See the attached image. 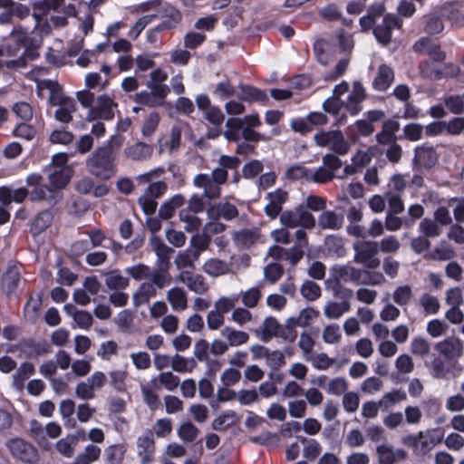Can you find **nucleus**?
Here are the masks:
<instances>
[{"label":"nucleus","mask_w":464,"mask_h":464,"mask_svg":"<svg viewBox=\"0 0 464 464\" xmlns=\"http://www.w3.org/2000/svg\"><path fill=\"white\" fill-rule=\"evenodd\" d=\"M76 99L82 108L88 110L87 121L113 120L118 104L108 94L95 97L94 93L91 91L82 90L76 92Z\"/></svg>","instance_id":"f257e3e1"},{"label":"nucleus","mask_w":464,"mask_h":464,"mask_svg":"<svg viewBox=\"0 0 464 464\" xmlns=\"http://www.w3.org/2000/svg\"><path fill=\"white\" fill-rule=\"evenodd\" d=\"M150 246L157 256L156 266L153 273L150 272V283L158 288H163L171 281L169 270L171 266L170 258L173 249L168 246L163 240L156 236L150 237Z\"/></svg>","instance_id":"f03ea898"},{"label":"nucleus","mask_w":464,"mask_h":464,"mask_svg":"<svg viewBox=\"0 0 464 464\" xmlns=\"http://www.w3.org/2000/svg\"><path fill=\"white\" fill-rule=\"evenodd\" d=\"M88 170L101 179H108L116 172L115 155L111 148H98L86 160Z\"/></svg>","instance_id":"7ed1b4c3"},{"label":"nucleus","mask_w":464,"mask_h":464,"mask_svg":"<svg viewBox=\"0 0 464 464\" xmlns=\"http://www.w3.org/2000/svg\"><path fill=\"white\" fill-rule=\"evenodd\" d=\"M10 37L17 47L24 49L19 61L24 59L33 61L39 55L37 50L43 44L42 40L40 36L34 34L29 28L21 24L15 25L10 32Z\"/></svg>","instance_id":"20e7f679"},{"label":"nucleus","mask_w":464,"mask_h":464,"mask_svg":"<svg viewBox=\"0 0 464 464\" xmlns=\"http://www.w3.org/2000/svg\"><path fill=\"white\" fill-rule=\"evenodd\" d=\"M316 146L327 148L336 155H346L351 150V142L340 130H321L314 135Z\"/></svg>","instance_id":"39448f33"},{"label":"nucleus","mask_w":464,"mask_h":464,"mask_svg":"<svg viewBox=\"0 0 464 464\" xmlns=\"http://www.w3.org/2000/svg\"><path fill=\"white\" fill-rule=\"evenodd\" d=\"M355 263L369 269L379 267L381 260L378 257L377 243L373 241H358L353 244Z\"/></svg>","instance_id":"423d86ee"},{"label":"nucleus","mask_w":464,"mask_h":464,"mask_svg":"<svg viewBox=\"0 0 464 464\" xmlns=\"http://www.w3.org/2000/svg\"><path fill=\"white\" fill-rule=\"evenodd\" d=\"M204 209V201L198 196L193 195L188 204V208L179 211V220L184 223V228L188 232L197 231L201 226V219L196 216Z\"/></svg>","instance_id":"0eeeda50"},{"label":"nucleus","mask_w":464,"mask_h":464,"mask_svg":"<svg viewBox=\"0 0 464 464\" xmlns=\"http://www.w3.org/2000/svg\"><path fill=\"white\" fill-rule=\"evenodd\" d=\"M149 91H141L135 94V102L149 107L159 106L163 103L169 92V86H156L147 84Z\"/></svg>","instance_id":"6e6552de"},{"label":"nucleus","mask_w":464,"mask_h":464,"mask_svg":"<svg viewBox=\"0 0 464 464\" xmlns=\"http://www.w3.org/2000/svg\"><path fill=\"white\" fill-rule=\"evenodd\" d=\"M286 330L287 333H285V330L282 328L275 317H266L262 323L261 339L264 342H267L273 337L278 336L290 342L294 341L296 337V331H292L291 329L287 328Z\"/></svg>","instance_id":"1a4fd4ad"},{"label":"nucleus","mask_w":464,"mask_h":464,"mask_svg":"<svg viewBox=\"0 0 464 464\" xmlns=\"http://www.w3.org/2000/svg\"><path fill=\"white\" fill-rule=\"evenodd\" d=\"M7 448L14 458L24 462H33L38 458L36 449L20 438L8 440Z\"/></svg>","instance_id":"9d476101"},{"label":"nucleus","mask_w":464,"mask_h":464,"mask_svg":"<svg viewBox=\"0 0 464 464\" xmlns=\"http://www.w3.org/2000/svg\"><path fill=\"white\" fill-rule=\"evenodd\" d=\"M288 197V192L282 188L268 192L266 196L267 203L264 207L265 214L270 219L276 218L282 212L283 206L287 201Z\"/></svg>","instance_id":"9b49d317"},{"label":"nucleus","mask_w":464,"mask_h":464,"mask_svg":"<svg viewBox=\"0 0 464 464\" xmlns=\"http://www.w3.org/2000/svg\"><path fill=\"white\" fill-rule=\"evenodd\" d=\"M438 154L432 146L420 145L414 149L413 169H430L436 165Z\"/></svg>","instance_id":"f8f14e48"},{"label":"nucleus","mask_w":464,"mask_h":464,"mask_svg":"<svg viewBox=\"0 0 464 464\" xmlns=\"http://www.w3.org/2000/svg\"><path fill=\"white\" fill-rule=\"evenodd\" d=\"M435 349L446 359H458L463 355L464 344L459 337L450 336L438 342Z\"/></svg>","instance_id":"ddd939ff"},{"label":"nucleus","mask_w":464,"mask_h":464,"mask_svg":"<svg viewBox=\"0 0 464 464\" xmlns=\"http://www.w3.org/2000/svg\"><path fill=\"white\" fill-rule=\"evenodd\" d=\"M402 21L394 14H386L382 23L373 29V34L376 40L382 44H387L392 39V31L394 28H401Z\"/></svg>","instance_id":"4468645a"},{"label":"nucleus","mask_w":464,"mask_h":464,"mask_svg":"<svg viewBox=\"0 0 464 464\" xmlns=\"http://www.w3.org/2000/svg\"><path fill=\"white\" fill-rule=\"evenodd\" d=\"M366 98V92L362 84L355 81L353 83V88L349 92L345 101L344 108L352 115H357L362 109V103Z\"/></svg>","instance_id":"2eb2a0df"},{"label":"nucleus","mask_w":464,"mask_h":464,"mask_svg":"<svg viewBox=\"0 0 464 464\" xmlns=\"http://www.w3.org/2000/svg\"><path fill=\"white\" fill-rule=\"evenodd\" d=\"M363 271L362 269L350 266H334L330 269V276L334 281L339 283L352 282L354 284H362V276Z\"/></svg>","instance_id":"dca6fc26"},{"label":"nucleus","mask_w":464,"mask_h":464,"mask_svg":"<svg viewBox=\"0 0 464 464\" xmlns=\"http://www.w3.org/2000/svg\"><path fill=\"white\" fill-rule=\"evenodd\" d=\"M319 311L312 306L303 308L296 316L286 320L285 328L295 331V327H307L319 317Z\"/></svg>","instance_id":"f3484780"},{"label":"nucleus","mask_w":464,"mask_h":464,"mask_svg":"<svg viewBox=\"0 0 464 464\" xmlns=\"http://www.w3.org/2000/svg\"><path fill=\"white\" fill-rule=\"evenodd\" d=\"M413 50L416 53L429 55L435 62H442L445 59V53L440 50L432 39L421 37L413 44Z\"/></svg>","instance_id":"a211bd4d"},{"label":"nucleus","mask_w":464,"mask_h":464,"mask_svg":"<svg viewBox=\"0 0 464 464\" xmlns=\"http://www.w3.org/2000/svg\"><path fill=\"white\" fill-rule=\"evenodd\" d=\"M444 430L440 428L428 429L419 432L420 439V450L422 456L428 454L436 445L441 443L444 439Z\"/></svg>","instance_id":"6ab92c4d"},{"label":"nucleus","mask_w":464,"mask_h":464,"mask_svg":"<svg viewBox=\"0 0 464 464\" xmlns=\"http://www.w3.org/2000/svg\"><path fill=\"white\" fill-rule=\"evenodd\" d=\"M176 281H179L187 285L188 289L196 294L202 295L208 290V285L203 276L184 271L176 276Z\"/></svg>","instance_id":"aec40b11"},{"label":"nucleus","mask_w":464,"mask_h":464,"mask_svg":"<svg viewBox=\"0 0 464 464\" xmlns=\"http://www.w3.org/2000/svg\"><path fill=\"white\" fill-rule=\"evenodd\" d=\"M343 224V215L334 210H324L317 218V225L323 230H339Z\"/></svg>","instance_id":"412c9836"},{"label":"nucleus","mask_w":464,"mask_h":464,"mask_svg":"<svg viewBox=\"0 0 464 464\" xmlns=\"http://www.w3.org/2000/svg\"><path fill=\"white\" fill-rule=\"evenodd\" d=\"M193 184L203 189V196L208 199L218 198L221 195L220 185L208 178V174H198L193 179Z\"/></svg>","instance_id":"4be33fe9"},{"label":"nucleus","mask_w":464,"mask_h":464,"mask_svg":"<svg viewBox=\"0 0 464 464\" xmlns=\"http://www.w3.org/2000/svg\"><path fill=\"white\" fill-rule=\"evenodd\" d=\"M207 216L208 218L232 220L238 217V210L235 205L229 202H220L208 206L207 208Z\"/></svg>","instance_id":"5701e85b"},{"label":"nucleus","mask_w":464,"mask_h":464,"mask_svg":"<svg viewBox=\"0 0 464 464\" xmlns=\"http://www.w3.org/2000/svg\"><path fill=\"white\" fill-rule=\"evenodd\" d=\"M137 450L138 455L140 457V464H150L152 461L155 444L151 432L138 438Z\"/></svg>","instance_id":"b1692460"},{"label":"nucleus","mask_w":464,"mask_h":464,"mask_svg":"<svg viewBox=\"0 0 464 464\" xmlns=\"http://www.w3.org/2000/svg\"><path fill=\"white\" fill-rule=\"evenodd\" d=\"M376 452L380 464H394L396 460H403L407 456L405 450L401 449L394 450L388 444L378 445Z\"/></svg>","instance_id":"393cba45"},{"label":"nucleus","mask_w":464,"mask_h":464,"mask_svg":"<svg viewBox=\"0 0 464 464\" xmlns=\"http://www.w3.org/2000/svg\"><path fill=\"white\" fill-rule=\"evenodd\" d=\"M20 270L19 267L14 264L9 263L6 271L2 276V286L7 295L15 293L20 282Z\"/></svg>","instance_id":"a878e982"},{"label":"nucleus","mask_w":464,"mask_h":464,"mask_svg":"<svg viewBox=\"0 0 464 464\" xmlns=\"http://www.w3.org/2000/svg\"><path fill=\"white\" fill-rule=\"evenodd\" d=\"M373 152L371 148L358 150L351 158V165L344 167L343 171L347 175H353L357 169L367 166L372 160Z\"/></svg>","instance_id":"bb28decb"},{"label":"nucleus","mask_w":464,"mask_h":464,"mask_svg":"<svg viewBox=\"0 0 464 464\" xmlns=\"http://www.w3.org/2000/svg\"><path fill=\"white\" fill-rule=\"evenodd\" d=\"M152 151L153 147L151 145L139 141L132 145H128L123 152L127 159L139 161L149 159Z\"/></svg>","instance_id":"cd10ccee"},{"label":"nucleus","mask_w":464,"mask_h":464,"mask_svg":"<svg viewBox=\"0 0 464 464\" xmlns=\"http://www.w3.org/2000/svg\"><path fill=\"white\" fill-rule=\"evenodd\" d=\"M220 335L226 340L228 346L231 347L243 345L249 340V334L246 332L235 329L231 326L222 328Z\"/></svg>","instance_id":"c85d7f7f"},{"label":"nucleus","mask_w":464,"mask_h":464,"mask_svg":"<svg viewBox=\"0 0 464 464\" xmlns=\"http://www.w3.org/2000/svg\"><path fill=\"white\" fill-rule=\"evenodd\" d=\"M234 243L237 247L249 248L260 240L257 229H242L233 235Z\"/></svg>","instance_id":"c756f323"},{"label":"nucleus","mask_w":464,"mask_h":464,"mask_svg":"<svg viewBox=\"0 0 464 464\" xmlns=\"http://www.w3.org/2000/svg\"><path fill=\"white\" fill-rule=\"evenodd\" d=\"M45 88L49 90V102L52 106H64L65 103L73 102L74 100L68 97L63 92L61 86L54 82L48 81L45 83Z\"/></svg>","instance_id":"7c9ffc66"},{"label":"nucleus","mask_w":464,"mask_h":464,"mask_svg":"<svg viewBox=\"0 0 464 464\" xmlns=\"http://www.w3.org/2000/svg\"><path fill=\"white\" fill-rule=\"evenodd\" d=\"M350 310L351 304L348 300L341 302L329 301L324 306V314L329 320H337Z\"/></svg>","instance_id":"2f4dec72"},{"label":"nucleus","mask_w":464,"mask_h":464,"mask_svg":"<svg viewBox=\"0 0 464 464\" xmlns=\"http://www.w3.org/2000/svg\"><path fill=\"white\" fill-rule=\"evenodd\" d=\"M72 169L70 168H51L48 175L49 181L54 190L63 188L70 181Z\"/></svg>","instance_id":"473e14b6"},{"label":"nucleus","mask_w":464,"mask_h":464,"mask_svg":"<svg viewBox=\"0 0 464 464\" xmlns=\"http://www.w3.org/2000/svg\"><path fill=\"white\" fill-rule=\"evenodd\" d=\"M156 295V287L150 281L142 283L133 295V304L139 307L149 303L150 299Z\"/></svg>","instance_id":"72a5a7b5"},{"label":"nucleus","mask_w":464,"mask_h":464,"mask_svg":"<svg viewBox=\"0 0 464 464\" xmlns=\"http://www.w3.org/2000/svg\"><path fill=\"white\" fill-rule=\"evenodd\" d=\"M394 79L392 68L386 64H382L378 69V73L372 85L375 90L385 91L389 88Z\"/></svg>","instance_id":"f704fd0d"},{"label":"nucleus","mask_w":464,"mask_h":464,"mask_svg":"<svg viewBox=\"0 0 464 464\" xmlns=\"http://www.w3.org/2000/svg\"><path fill=\"white\" fill-rule=\"evenodd\" d=\"M79 438L77 435L69 434L64 438L60 439L55 448L57 451L65 458H72L74 454V448L78 444Z\"/></svg>","instance_id":"c9c22d12"},{"label":"nucleus","mask_w":464,"mask_h":464,"mask_svg":"<svg viewBox=\"0 0 464 464\" xmlns=\"http://www.w3.org/2000/svg\"><path fill=\"white\" fill-rule=\"evenodd\" d=\"M105 285L111 290H122L129 285V278L121 275L119 270H111L104 275Z\"/></svg>","instance_id":"e433bc0d"},{"label":"nucleus","mask_w":464,"mask_h":464,"mask_svg":"<svg viewBox=\"0 0 464 464\" xmlns=\"http://www.w3.org/2000/svg\"><path fill=\"white\" fill-rule=\"evenodd\" d=\"M407 399V394L404 391L400 389H393L385 393L379 401L381 408L384 411L389 410L395 404L404 401Z\"/></svg>","instance_id":"4c0bfd02"},{"label":"nucleus","mask_w":464,"mask_h":464,"mask_svg":"<svg viewBox=\"0 0 464 464\" xmlns=\"http://www.w3.org/2000/svg\"><path fill=\"white\" fill-rule=\"evenodd\" d=\"M238 97L245 102H266L268 100L265 92L260 89L249 86L241 85L240 93Z\"/></svg>","instance_id":"58836bf2"},{"label":"nucleus","mask_w":464,"mask_h":464,"mask_svg":"<svg viewBox=\"0 0 464 464\" xmlns=\"http://www.w3.org/2000/svg\"><path fill=\"white\" fill-rule=\"evenodd\" d=\"M318 371H326L335 363L334 358H330L325 353H313L305 359Z\"/></svg>","instance_id":"ea45409f"},{"label":"nucleus","mask_w":464,"mask_h":464,"mask_svg":"<svg viewBox=\"0 0 464 464\" xmlns=\"http://www.w3.org/2000/svg\"><path fill=\"white\" fill-rule=\"evenodd\" d=\"M203 271L212 277H217L226 275L228 272V266L220 259L210 258L203 265Z\"/></svg>","instance_id":"a19ab883"},{"label":"nucleus","mask_w":464,"mask_h":464,"mask_svg":"<svg viewBox=\"0 0 464 464\" xmlns=\"http://www.w3.org/2000/svg\"><path fill=\"white\" fill-rule=\"evenodd\" d=\"M34 373V366L32 362H23L13 375L14 386L20 390L24 387V381Z\"/></svg>","instance_id":"79ce46f5"},{"label":"nucleus","mask_w":464,"mask_h":464,"mask_svg":"<svg viewBox=\"0 0 464 464\" xmlns=\"http://www.w3.org/2000/svg\"><path fill=\"white\" fill-rule=\"evenodd\" d=\"M211 239L208 237V234L202 231L201 234H195L191 237L189 241V250L194 253V257H199L202 251L206 250Z\"/></svg>","instance_id":"37998d69"},{"label":"nucleus","mask_w":464,"mask_h":464,"mask_svg":"<svg viewBox=\"0 0 464 464\" xmlns=\"http://www.w3.org/2000/svg\"><path fill=\"white\" fill-rule=\"evenodd\" d=\"M57 196V191L44 185L34 188V189L30 194V198L33 201L46 200L51 204L56 203Z\"/></svg>","instance_id":"c03bdc74"},{"label":"nucleus","mask_w":464,"mask_h":464,"mask_svg":"<svg viewBox=\"0 0 464 464\" xmlns=\"http://www.w3.org/2000/svg\"><path fill=\"white\" fill-rule=\"evenodd\" d=\"M423 24L424 31L430 35L439 34L444 29L441 17L435 13H430L424 15Z\"/></svg>","instance_id":"a18cd8bd"},{"label":"nucleus","mask_w":464,"mask_h":464,"mask_svg":"<svg viewBox=\"0 0 464 464\" xmlns=\"http://www.w3.org/2000/svg\"><path fill=\"white\" fill-rule=\"evenodd\" d=\"M239 296L243 305L248 309L255 308L262 296L261 289L258 286L250 287L240 292Z\"/></svg>","instance_id":"49530a36"},{"label":"nucleus","mask_w":464,"mask_h":464,"mask_svg":"<svg viewBox=\"0 0 464 464\" xmlns=\"http://www.w3.org/2000/svg\"><path fill=\"white\" fill-rule=\"evenodd\" d=\"M343 337L342 330L337 324H329L322 330V340L326 344H337Z\"/></svg>","instance_id":"de8ad7c7"},{"label":"nucleus","mask_w":464,"mask_h":464,"mask_svg":"<svg viewBox=\"0 0 464 464\" xmlns=\"http://www.w3.org/2000/svg\"><path fill=\"white\" fill-rule=\"evenodd\" d=\"M420 305L426 315H433L439 313L440 304L437 296L424 293L419 299Z\"/></svg>","instance_id":"09e8293b"},{"label":"nucleus","mask_w":464,"mask_h":464,"mask_svg":"<svg viewBox=\"0 0 464 464\" xmlns=\"http://www.w3.org/2000/svg\"><path fill=\"white\" fill-rule=\"evenodd\" d=\"M412 298V288L408 285L397 286L392 293L393 302L400 306H407Z\"/></svg>","instance_id":"8fccbe9b"},{"label":"nucleus","mask_w":464,"mask_h":464,"mask_svg":"<svg viewBox=\"0 0 464 464\" xmlns=\"http://www.w3.org/2000/svg\"><path fill=\"white\" fill-rule=\"evenodd\" d=\"M297 439L298 441L304 445L303 450L304 458L313 460L320 454L322 447L318 441L313 439H306L303 436H299Z\"/></svg>","instance_id":"3c124183"},{"label":"nucleus","mask_w":464,"mask_h":464,"mask_svg":"<svg viewBox=\"0 0 464 464\" xmlns=\"http://www.w3.org/2000/svg\"><path fill=\"white\" fill-rule=\"evenodd\" d=\"M45 14L34 13L32 14L34 20V26L31 30L35 35L40 36L43 41L44 36L49 35L52 32V27L47 19L44 17Z\"/></svg>","instance_id":"603ef678"},{"label":"nucleus","mask_w":464,"mask_h":464,"mask_svg":"<svg viewBox=\"0 0 464 464\" xmlns=\"http://www.w3.org/2000/svg\"><path fill=\"white\" fill-rule=\"evenodd\" d=\"M53 215L48 210L40 212L34 219L31 231L34 235H38L46 229L52 223Z\"/></svg>","instance_id":"864d4df0"},{"label":"nucleus","mask_w":464,"mask_h":464,"mask_svg":"<svg viewBox=\"0 0 464 464\" xmlns=\"http://www.w3.org/2000/svg\"><path fill=\"white\" fill-rule=\"evenodd\" d=\"M101 449L93 444H89L84 450L78 454L74 459L80 464H92L97 460L101 455Z\"/></svg>","instance_id":"5fc2aeb1"},{"label":"nucleus","mask_w":464,"mask_h":464,"mask_svg":"<svg viewBox=\"0 0 464 464\" xmlns=\"http://www.w3.org/2000/svg\"><path fill=\"white\" fill-rule=\"evenodd\" d=\"M419 230L427 238L438 237L440 236L442 232L441 227L436 221L430 218H423L420 222Z\"/></svg>","instance_id":"6e6d98bb"},{"label":"nucleus","mask_w":464,"mask_h":464,"mask_svg":"<svg viewBox=\"0 0 464 464\" xmlns=\"http://www.w3.org/2000/svg\"><path fill=\"white\" fill-rule=\"evenodd\" d=\"M30 434L34 440L37 441L40 447L44 450H48L50 447L49 441L46 440L45 431L43 425L37 420H32L30 423Z\"/></svg>","instance_id":"4d7b16f0"},{"label":"nucleus","mask_w":464,"mask_h":464,"mask_svg":"<svg viewBox=\"0 0 464 464\" xmlns=\"http://www.w3.org/2000/svg\"><path fill=\"white\" fill-rule=\"evenodd\" d=\"M302 296L307 301H315L321 296V287L314 282L306 280L300 287Z\"/></svg>","instance_id":"13d9d810"},{"label":"nucleus","mask_w":464,"mask_h":464,"mask_svg":"<svg viewBox=\"0 0 464 464\" xmlns=\"http://www.w3.org/2000/svg\"><path fill=\"white\" fill-rule=\"evenodd\" d=\"M310 169L302 165H294L285 170V177L290 180H301L310 182Z\"/></svg>","instance_id":"bf43d9fd"},{"label":"nucleus","mask_w":464,"mask_h":464,"mask_svg":"<svg viewBox=\"0 0 464 464\" xmlns=\"http://www.w3.org/2000/svg\"><path fill=\"white\" fill-rule=\"evenodd\" d=\"M383 254H394L401 248V243L396 236L389 235L383 237L378 244L377 247Z\"/></svg>","instance_id":"052dcab7"},{"label":"nucleus","mask_w":464,"mask_h":464,"mask_svg":"<svg viewBox=\"0 0 464 464\" xmlns=\"http://www.w3.org/2000/svg\"><path fill=\"white\" fill-rule=\"evenodd\" d=\"M430 351V344L424 337H414L411 342V352L420 358H424Z\"/></svg>","instance_id":"680f3d73"},{"label":"nucleus","mask_w":464,"mask_h":464,"mask_svg":"<svg viewBox=\"0 0 464 464\" xmlns=\"http://www.w3.org/2000/svg\"><path fill=\"white\" fill-rule=\"evenodd\" d=\"M283 266L278 263H270L264 267L263 275L269 284H276L283 276Z\"/></svg>","instance_id":"e2e57ef3"},{"label":"nucleus","mask_w":464,"mask_h":464,"mask_svg":"<svg viewBox=\"0 0 464 464\" xmlns=\"http://www.w3.org/2000/svg\"><path fill=\"white\" fill-rule=\"evenodd\" d=\"M178 435L183 441L192 442L198 435V429L190 421H184L178 430Z\"/></svg>","instance_id":"0e129e2a"},{"label":"nucleus","mask_w":464,"mask_h":464,"mask_svg":"<svg viewBox=\"0 0 464 464\" xmlns=\"http://www.w3.org/2000/svg\"><path fill=\"white\" fill-rule=\"evenodd\" d=\"M75 111V102L65 103L64 106L58 107V109L54 111V119L62 123L67 124L72 121V113Z\"/></svg>","instance_id":"69168bd1"},{"label":"nucleus","mask_w":464,"mask_h":464,"mask_svg":"<svg viewBox=\"0 0 464 464\" xmlns=\"http://www.w3.org/2000/svg\"><path fill=\"white\" fill-rule=\"evenodd\" d=\"M456 253L452 247L447 245L436 246L429 255L430 258L438 261H448L455 257Z\"/></svg>","instance_id":"338daca9"},{"label":"nucleus","mask_w":464,"mask_h":464,"mask_svg":"<svg viewBox=\"0 0 464 464\" xmlns=\"http://www.w3.org/2000/svg\"><path fill=\"white\" fill-rule=\"evenodd\" d=\"M73 139L74 135L64 128L53 130L49 136V140L52 143L61 145H68Z\"/></svg>","instance_id":"774afa93"}]
</instances>
